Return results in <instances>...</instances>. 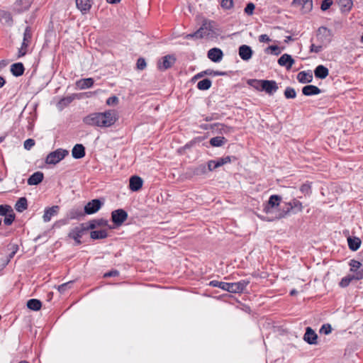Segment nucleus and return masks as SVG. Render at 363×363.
<instances>
[{
	"label": "nucleus",
	"mask_w": 363,
	"mask_h": 363,
	"mask_svg": "<svg viewBox=\"0 0 363 363\" xmlns=\"http://www.w3.org/2000/svg\"><path fill=\"white\" fill-rule=\"evenodd\" d=\"M118 120L117 112L114 110H108L104 112L92 113L84 118L85 124L99 128H109Z\"/></svg>",
	"instance_id": "1"
},
{
	"label": "nucleus",
	"mask_w": 363,
	"mask_h": 363,
	"mask_svg": "<svg viewBox=\"0 0 363 363\" xmlns=\"http://www.w3.org/2000/svg\"><path fill=\"white\" fill-rule=\"evenodd\" d=\"M285 205L286 206V210H284L280 213L279 218L285 217L291 213L296 214L301 213L303 209L302 203L296 199H293L289 202L286 203Z\"/></svg>",
	"instance_id": "2"
},
{
	"label": "nucleus",
	"mask_w": 363,
	"mask_h": 363,
	"mask_svg": "<svg viewBox=\"0 0 363 363\" xmlns=\"http://www.w3.org/2000/svg\"><path fill=\"white\" fill-rule=\"evenodd\" d=\"M214 22L211 21H205L199 30L196 32L188 35V38H203L210 36L213 33Z\"/></svg>",
	"instance_id": "3"
},
{
	"label": "nucleus",
	"mask_w": 363,
	"mask_h": 363,
	"mask_svg": "<svg viewBox=\"0 0 363 363\" xmlns=\"http://www.w3.org/2000/svg\"><path fill=\"white\" fill-rule=\"evenodd\" d=\"M68 154L69 152L67 150L62 148L57 149L47 155L45 163L48 164H56L62 161Z\"/></svg>",
	"instance_id": "4"
},
{
	"label": "nucleus",
	"mask_w": 363,
	"mask_h": 363,
	"mask_svg": "<svg viewBox=\"0 0 363 363\" xmlns=\"http://www.w3.org/2000/svg\"><path fill=\"white\" fill-rule=\"evenodd\" d=\"M333 36L332 30L324 26L320 27L316 33L317 41L325 47H327L331 43Z\"/></svg>",
	"instance_id": "5"
},
{
	"label": "nucleus",
	"mask_w": 363,
	"mask_h": 363,
	"mask_svg": "<svg viewBox=\"0 0 363 363\" xmlns=\"http://www.w3.org/2000/svg\"><path fill=\"white\" fill-rule=\"evenodd\" d=\"M86 225L84 223L79 225L72 229L69 233V237L76 242L77 245L81 244V238L86 232Z\"/></svg>",
	"instance_id": "6"
},
{
	"label": "nucleus",
	"mask_w": 363,
	"mask_h": 363,
	"mask_svg": "<svg viewBox=\"0 0 363 363\" xmlns=\"http://www.w3.org/2000/svg\"><path fill=\"white\" fill-rule=\"evenodd\" d=\"M127 218L128 214L123 209L115 210L111 213L112 221L117 225H121Z\"/></svg>",
	"instance_id": "7"
},
{
	"label": "nucleus",
	"mask_w": 363,
	"mask_h": 363,
	"mask_svg": "<svg viewBox=\"0 0 363 363\" xmlns=\"http://www.w3.org/2000/svg\"><path fill=\"white\" fill-rule=\"evenodd\" d=\"M247 284V283L244 281L234 283H227L225 291L230 293H240L245 289Z\"/></svg>",
	"instance_id": "8"
},
{
	"label": "nucleus",
	"mask_w": 363,
	"mask_h": 363,
	"mask_svg": "<svg viewBox=\"0 0 363 363\" xmlns=\"http://www.w3.org/2000/svg\"><path fill=\"white\" fill-rule=\"evenodd\" d=\"M176 58L173 55H166L163 57L157 64L158 69L165 70L171 67L175 62Z\"/></svg>",
	"instance_id": "9"
},
{
	"label": "nucleus",
	"mask_w": 363,
	"mask_h": 363,
	"mask_svg": "<svg viewBox=\"0 0 363 363\" xmlns=\"http://www.w3.org/2000/svg\"><path fill=\"white\" fill-rule=\"evenodd\" d=\"M281 201V197L280 196L272 195L269 199L268 203L265 205V206L264 208V211L267 213H271L272 209L273 208L279 206Z\"/></svg>",
	"instance_id": "10"
},
{
	"label": "nucleus",
	"mask_w": 363,
	"mask_h": 363,
	"mask_svg": "<svg viewBox=\"0 0 363 363\" xmlns=\"http://www.w3.org/2000/svg\"><path fill=\"white\" fill-rule=\"evenodd\" d=\"M279 87L275 81L273 80H263L262 81V91H264L269 95H273Z\"/></svg>",
	"instance_id": "11"
},
{
	"label": "nucleus",
	"mask_w": 363,
	"mask_h": 363,
	"mask_svg": "<svg viewBox=\"0 0 363 363\" xmlns=\"http://www.w3.org/2000/svg\"><path fill=\"white\" fill-rule=\"evenodd\" d=\"M101 205L102 203L99 199H94L85 206L84 212L86 214L95 213L101 208Z\"/></svg>",
	"instance_id": "12"
},
{
	"label": "nucleus",
	"mask_w": 363,
	"mask_h": 363,
	"mask_svg": "<svg viewBox=\"0 0 363 363\" xmlns=\"http://www.w3.org/2000/svg\"><path fill=\"white\" fill-rule=\"evenodd\" d=\"M292 4L299 6L303 13L310 12L313 9L312 0H293Z\"/></svg>",
	"instance_id": "13"
},
{
	"label": "nucleus",
	"mask_w": 363,
	"mask_h": 363,
	"mask_svg": "<svg viewBox=\"0 0 363 363\" xmlns=\"http://www.w3.org/2000/svg\"><path fill=\"white\" fill-rule=\"evenodd\" d=\"M238 53L242 60L248 61L252 58L253 51L249 45H242L239 48Z\"/></svg>",
	"instance_id": "14"
},
{
	"label": "nucleus",
	"mask_w": 363,
	"mask_h": 363,
	"mask_svg": "<svg viewBox=\"0 0 363 363\" xmlns=\"http://www.w3.org/2000/svg\"><path fill=\"white\" fill-rule=\"evenodd\" d=\"M318 335L310 327L306 328L303 335V340L310 345H316Z\"/></svg>",
	"instance_id": "15"
},
{
	"label": "nucleus",
	"mask_w": 363,
	"mask_h": 363,
	"mask_svg": "<svg viewBox=\"0 0 363 363\" xmlns=\"http://www.w3.org/2000/svg\"><path fill=\"white\" fill-rule=\"evenodd\" d=\"M223 57V51L219 48H211L208 51V57L214 62H219Z\"/></svg>",
	"instance_id": "16"
},
{
	"label": "nucleus",
	"mask_w": 363,
	"mask_h": 363,
	"mask_svg": "<svg viewBox=\"0 0 363 363\" xmlns=\"http://www.w3.org/2000/svg\"><path fill=\"white\" fill-rule=\"evenodd\" d=\"M295 61L290 55L284 54L278 60V64L281 67H285L287 69H290Z\"/></svg>",
	"instance_id": "17"
},
{
	"label": "nucleus",
	"mask_w": 363,
	"mask_h": 363,
	"mask_svg": "<svg viewBox=\"0 0 363 363\" xmlns=\"http://www.w3.org/2000/svg\"><path fill=\"white\" fill-rule=\"evenodd\" d=\"M143 179L138 176H133L130 178L129 187L133 191H138L142 188Z\"/></svg>",
	"instance_id": "18"
},
{
	"label": "nucleus",
	"mask_w": 363,
	"mask_h": 363,
	"mask_svg": "<svg viewBox=\"0 0 363 363\" xmlns=\"http://www.w3.org/2000/svg\"><path fill=\"white\" fill-rule=\"evenodd\" d=\"M30 0H18L13 5V10L18 13H21L28 10L30 6Z\"/></svg>",
	"instance_id": "19"
},
{
	"label": "nucleus",
	"mask_w": 363,
	"mask_h": 363,
	"mask_svg": "<svg viewBox=\"0 0 363 363\" xmlns=\"http://www.w3.org/2000/svg\"><path fill=\"white\" fill-rule=\"evenodd\" d=\"M230 161V160L228 157L219 158L217 160H210L208 163V169L209 171L214 170L215 169L229 162Z\"/></svg>",
	"instance_id": "20"
},
{
	"label": "nucleus",
	"mask_w": 363,
	"mask_h": 363,
	"mask_svg": "<svg viewBox=\"0 0 363 363\" xmlns=\"http://www.w3.org/2000/svg\"><path fill=\"white\" fill-rule=\"evenodd\" d=\"M58 211V206H53L51 208H46L43 216V221L45 223L49 222L51 220L52 217L57 214Z\"/></svg>",
	"instance_id": "21"
},
{
	"label": "nucleus",
	"mask_w": 363,
	"mask_h": 363,
	"mask_svg": "<svg viewBox=\"0 0 363 363\" xmlns=\"http://www.w3.org/2000/svg\"><path fill=\"white\" fill-rule=\"evenodd\" d=\"M76 6L79 10L85 13L89 11L91 7V0H76Z\"/></svg>",
	"instance_id": "22"
},
{
	"label": "nucleus",
	"mask_w": 363,
	"mask_h": 363,
	"mask_svg": "<svg viewBox=\"0 0 363 363\" xmlns=\"http://www.w3.org/2000/svg\"><path fill=\"white\" fill-rule=\"evenodd\" d=\"M72 157L74 159H81L85 155V149L81 144H77L74 146L72 150Z\"/></svg>",
	"instance_id": "23"
},
{
	"label": "nucleus",
	"mask_w": 363,
	"mask_h": 363,
	"mask_svg": "<svg viewBox=\"0 0 363 363\" xmlns=\"http://www.w3.org/2000/svg\"><path fill=\"white\" fill-rule=\"evenodd\" d=\"M314 74L316 78L325 79L329 74V70L323 65H318L314 70Z\"/></svg>",
	"instance_id": "24"
},
{
	"label": "nucleus",
	"mask_w": 363,
	"mask_h": 363,
	"mask_svg": "<svg viewBox=\"0 0 363 363\" xmlns=\"http://www.w3.org/2000/svg\"><path fill=\"white\" fill-rule=\"evenodd\" d=\"M302 93L305 96H313L320 94L321 90L314 85H307L303 87Z\"/></svg>",
	"instance_id": "25"
},
{
	"label": "nucleus",
	"mask_w": 363,
	"mask_h": 363,
	"mask_svg": "<svg viewBox=\"0 0 363 363\" xmlns=\"http://www.w3.org/2000/svg\"><path fill=\"white\" fill-rule=\"evenodd\" d=\"M337 4L341 12L345 13L350 12L353 6L352 0H337Z\"/></svg>",
	"instance_id": "26"
},
{
	"label": "nucleus",
	"mask_w": 363,
	"mask_h": 363,
	"mask_svg": "<svg viewBox=\"0 0 363 363\" xmlns=\"http://www.w3.org/2000/svg\"><path fill=\"white\" fill-rule=\"evenodd\" d=\"M297 79L299 82L306 84L313 80V74L311 72H301L297 75Z\"/></svg>",
	"instance_id": "27"
},
{
	"label": "nucleus",
	"mask_w": 363,
	"mask_h": 363,
	"mask_svg": "<svg viewBox=\"0 0 363 363\" xmlns=\"http://www.w3.org/2000/svg\"><path fill=\"white\" fill-rule=\"evenodd\" d=\"M43 179V174L41 172H36L33 174L28 179L29 185H37Z\"/></svg>",
	"instance_id": "28"
},
{
	"label": "nucleus",
	"mask_w": 363,
	"mask_h": 363,
	"mask_svg": "<svg viewBox=\"0 0 363 363\" xmlns=\"http://www.w3.org/2000/svg\"><path fill=\"white\" fill-rule=\"evenodd\" d=\"M11 72L16 77L21 76L24 72V67L21 62L14 63L11 66Z\"/></svg>",
	"instance_id": "29"
},
{
	"label": "nucleus",
	"mask_w": 363,
	"mask_h": 363,
	"mask_svg": "<svg viewBox=\"0 0 363 363\" xmlns=\"http://www.w3.org/2000/svg\"><path fill=\"white\" fill-rule=\"evenodd\" d=\"M347 242L350 249L352 251H356L359 248L362 242L359 238L349 237L347 238Z\"/></svg>",
	"instance_id": "30"
},
{
	"label": "nucleus",
	"mask_w": 363,
	"mask_h": 363,
	"mask_svg": "<svg viewBox=\"0 0 363 363\" xmlns=\"http://www.w3.org/2000/svg\"><path fill=\"white\" fill-rule=\"evenodd\" d=\"M0 21L6 26H11L13 23V20L11 14L5 11H0Z\"/></svg>",
	"instance_id": "31"
},
{
	"label": "nucleus",
	"mask_w": 363,
	"mask_h": 363,
	"mask_svg": "<svg viewBox=\"0 0 363 363\" xmlns=\"http://www.w3.org/2000/svg\"><path fill=\"white\" fill-rule=\"evenodd\" d=\"M94 84V79L92 78L83 79L77 82V86L80 89H85L90 88Z\"/></svg>",
	"instance_id": "32"
},
{
	"label": "nucleus",
	"mask_w": 363,
	"mask_h": 363,
	"mask_svg": "<svg viewBox=\"0 0 363 363\" xmlns=\"http://www.w3.org/2000/svg\"><path fill=\"white\" fill-rule=\"evenodd\" d=\"M205 74H207L208 76H210V75L223 76L225 74V72H220V71H214V70H211V69H207L206 71L198 73L196 75H195L194 78L198 79V78L202 77Z\"/></svg>",
	"instance_id": "33"
},
{
	"label": "nucleus",
	"mask_w": 363,
	"mask_h": 363,
	"mask_svg": "<svg viewBox=\"0 0 363 363\" xmlns=\"http://www.w3.org/2000/svg\"><path fill=\"white\" fill-rule=\"evenodd\" d=\"M74 99V96H68L60 100L57 104V107L59 110H62L68 106Z\"/></svg>",
	"instance_id": "34"
},
{
	"label": "nucleus",
	"mask_w": 363,
	"mask_h": 363,
	"mask_svg": "<svg viewBox=\"0 0 363 363\" xmlns=\"http://www.w3.org/2000/svg\"><path fill=\"white\" fill-rule=\"evenodd\" d=\"M27 306L29 309L37 311L41 308L42 303L38 299H30L27 302Z\"/></svg>",
	"instance_id": "35"
},
{
	"label": "nucleus",
	"mask_w": 363,
	"mask_h": 363,
	"mask_svg": "<svg viewBox=\"0 0 363 363\" xmlns=\"http://www.w3.org/2000/svg\"><path fill=\"white\" fill-rule=\"evenodd\" d=\"M107 235L108 233L106 230H93L90 233L91 238L94 240L104 239L106 238Z\"/></svg>",
	"instance_id": "36"
},
{
	"label": "nucleus",
	"mask_w": 363,
	"mask_h": 363,
	"mask_svg": "<svg viewBox=\"0 0 363 363\" xmlns=\"http://www.w3.org/2000/svg\"><path fill=\"white\" fill-rule=\"evenodd\" d=\"M27 207V200L24 197L20 198L15 205V208L18 212H23Z\"/></svg>",
	"instance_id": "37"
},
{
	"label": "nucleus",
	"mask_w": 363,
	"mask_h": 363,
	"mask_svg": "<svg viewBox=\"0 0 363 363\" xmlns=\"http://www.w3.org/2000/svg\"><path fill=\"white\" fill-rule=\"evenodd\" d=\"M226 142V139L222 136L212 138L210 140V144L213 147H220Z\"/></svg>",
	"instance_id": "38"
},
{
	"label": "nucleus",
	"mask_w": 363,
	"mask_h": 363,
	"mask_svg": "<svg viewBox=\"0 0 363 363\" xmlns=\"http://www.w3.org/2000/svg\"><path fill=\"white\" fill-rule=\"evenodd\" d=\"M212 82L208 79H204L197 84V88L199 90H208L211 86Z\"/></svg>",
	"instance_id": "39"
},
{
	"label": "nucleus",
	"mask_w": 363,
	"mask_h": 363,
	"mask_svg": "<svg viewBox=\"0 0 363 363\" xmlns=\"http://www.w3.org/2000/svg\"><path fill=\"white\" fill-rule=\"evenodd\" d=\"M262 81L259 79H249L247 84L258 91H262Z\"/></svg>",
	"instance_id": "40"
},
{
	"label": "nucleus",
	"mask_w": 363,
	"mask_h": 363,
	"mask_svg": "<svg viewBox=\"0 0 363 363\" xmlns=\"http://www.w3.org/2000/svg\"><path fill=\"white\" fill-rule=\"evenodd\" d=\"M353 280H355L354 278V276L352 275V273L347 274V276L344 277L340 282V286L341 287H346L347 286L350 282Z\"/></svg>",
	"instance_id": "41"
},
{
	"label": "nucleus",
	"mask_w": 363,
	"mask_h": 363,
	"mask_svg": "<svg viewBox=\"0 0 363 363\" xmlns=\"http://www.w3.org/2000/svg\"><path fill=\"white\" fill-rule=\"evenodd\" d=\"M350 272L352 274L353 272H356L357 270L362 268V264L355 259H352L350 262Z\"/></svg>",
	"instance_id": "42"
},
{
	"label": "nucleus",
	"mask_w": 363,
	"mask_h": 363,
	"mask_svg": "<svg viewBox=\"0 0 363 363\" xmlns=\"http://www.w3.org/2000/svg\"><path fill=\"white\" fill-rule=\"evenodd\" d=\"M209 285L213 287H218L225 291L227 286V282L219 281L217 280H213L209 282Z\"/></svg>",
	"instance_id": "43"
},
{
	"label": "nucleus",
	"mask_w": 363,
	"mask_h": 363,
	"mask_svg": "<svg viewBox=\"0 0 363 363\" xmlns=\"http://www.w3.org/2000/svg\"><path fill=\"white\" fill-rule=\"evenodd\" d=\"M284 96L286 99H294L296 96V92L292 87H286L284 91Z\"/></svg>",
	"instance_id": "44"
},
{
	"label": "nucleus",
	"mask_w": 363,
	"mask_h": 363,
	"mask_svg": "<svg viewBox=\"0 0 363 363\" xmlns=\"http://www.w3.org/2000/svg\"><path fill=\"white\" fill-rule=\"evenodd\" d=\"M234 6L233 0H221L220 6L223 9L229 10Z\"/></svg>",
	"instance_id": "45"
},
{
	"label": "nucleus",
	"mask_w": 363,
	"mask_h": 363,
	"mask_svg": "<svg viewBox=\"0 0 363 363\" xmlns=\"http://www.w3.org/2000/svg\"><path fill=\"white\" fill-rule=\"evenodd\" d=\"M269 51L275 55H279L281 53V50L277 45H270L266 49L265 52H269Z\"/></svg>",
	"instance_id": "46"
},
{
	"label": "nucleus",
	"mask_w": 363,
	"mask_h": 363,
	"mask_svg": "<svg viewBox=\"0 0 363 363\" xmlns=\"http://www.w3.org/2000/svg\"><path fill=\"white\" fill-rule=\"evenodd\" d=\"M324 48L325 47L320 43L318 45L311 44L310 47V51L311 52L319 53L323 50Z\"/></svg>",
	"instance_id": "47"
},
{
	"label": "nucleus",
	"mask_w": 363,
	"mask_h": 363,
	"mask_svg": "<svg viewBox=\"0 0 363 363\" xmlns=\"http://www.w3.org/2000/svg\"><path fill=\"white\" fill-rule=\"evenodd\" d=\"M320 334L329 335L332 332V327L330 324H324L319 330Z\"/></svg>",
	"instance_id": "48"
},
{
	"label": "nucleus",
	"mask_w": 363,
	"mask_h": 363,
	"mask_svg": "<svg viewBox=\"0 0 363 363\" xmlns=\"http://www.w3.org/2000/svg\"><path fill=\"white\" fill-rule=\"evenodd\" d=\"M72 281H68L58 286L57 289L60 293H65L67 290L71 288Z\"/></svg>",
	"instance_id": "49"
},
{
	"label": "nucleus",
	"mask_w": 363,
	"mask_h": 363,
	"mask_svg": "<svg viewBox=\"0 0 363 363\" xmlns=\"http://www.w3.org/2000/svg\"><path fill=\"white\" fill-rule=\"evenodd\" d=\"M218 126L220 127L219 128V130L222 133L228 134V133H230L233 132V128H231V127L225 126V125H224L223 124H218Z\"/></svg>",
	"instance_id": "50"
},
{
	"label": "nucleus",
	"mask_w": 363,
	"mask_h": 363,
	"mask_svg": "<svg viewBox=\"0 0 363 363\" xmlns=\"http://www.w3.org/2000/svg\"><path fill=\"white\" fill-rule=\"evenodd\" d=\"M31 30L30 27H26L23 33V40L30 43L31 39Z\"/></svg>",
	"instance_id": "51"
},
{
	"label": "nucleus",
	"mask_w": 363,
	"mask_h": 363,
	"mask_svg": "<svg viewBox=\"0 0 363 363\" xmlns=\"http://www.w3.org/2000/svg\"><path fill=\"white\" fill-rule=\"evenodd\" d=\"M333 5V0H323L320 9L322 11H327Z\"/></svg>",
	"instance_id": "52"
},
{
	"label": "nucleus",
	"mask_w": 363,
	"mask_h": 363,
	"mask_svg": "<svg viewBox=\"0 0 363 363\" xmlns=\"http://www.w3.org/2000/svg\"><path fill=\"white\" fill-rule=\"evenodd\" d=\"M255 4L253 3H248L245 8V12L246 14L250 16L252 15L255 10Z\"/></svg>",
	"instance_id": "53"
},
{
	"label": "nucleus",
	"mask_w": 363,
	"mask_h": 363,
	"mask_svg": "<svg viewBox=\"0 0 363 363\" xmlns=\"http://www.w3.org/2000/svg\"><path fill=\"white\" fill-rule=\"evenodd\" d=\"M5 218L4 220V223L6 225H11L13 221L14 220V216L11 213H9V214L4 216Z\"/></svg>",
	"instance_id": "54"
},
{
	"label": "nucleus",
	"mask_w": 363,
	"mask_h": 363,
	"mask_svg": "<svg viewBox=\"0 0 363 363\" xmlns=\"http://www.w3.org/2000/svg\"><path fill=\"white\" fill-rule=\"evenodd\" d=\"M35 145V141L33 139H27L25 140L23 146L26 150H30Z\"/></svg>",
	"instance_id": "55"
},
{
	"label": "nucleus",
	"mask_w": 363,
	"mask_h": 363,
	"mask_svg": "<svg viewBox=\"0 0 363 363\" xmlns=\"http://www.w3.org/2000/svg\"><path fill=\"white\" fill-rule=\"evenodd\" d=\"M355 280H360L363 279V268H360L356 272L352 273Z\"/></svg>",
	"instance_id": "56"
},
{
	"label": "nucleus",
	"mask_w": 363,
	"mask_h": 363,
	"mask_svg": "<svg viewBox=\"0 0 363 363\" xmlns=\"http://www.w3.org/2000/svg\"><path fill=\"white\" fill-rule=\"evenodd\" d=\"M11 213L10 207L8 206L0 205V215L6 216Z\"/></svg>",
	"instance_id": "57"
},
{
	"label": "nucleus",
	"mask_w": 363,
	"mask_h": 363,
	"mask_svg": "<svg viewBox=\"0 0 363 363\" xmlns=\"http://www.w3.org/2000/svg\"><path fill=\"white\" fill-rule=\"evenodd\" d=\"M137 67L140 70H143L146 67V62L143 58H139L138 60Z\"/></svg>",
	"instance_id": "58"
},
{
	"label": "nucleus",
	"mask_w": 363,
	"mask_h": 363,
	"mask_svg": "<svg viewBox=\"0 0 363 363\" xmlns=\"http://www.w3.org/2000/svg\"><path fill=\"white\" fill-rule=\"evenodd\" d=\"M82 213L81 211H77V210L72 209L69 212V217L71 219H74V218H77L78 216H82Z\"/></svg>",
	"instance_id": "59"
},
{
	"label": "nucleus",
	"mask_w": 363,
	"mask_h": 363,
	"mask_svg": "<svg viewBox=\"0 0 363 363\" xmlns=\"http://www.w3.org/2000/svg\"><path fill=\"white\" fill-rule=\"evenodd\" d=\"M118 99L113 96H111V97H109L107 100H106V104L108 105V106H112V105H115L118 103Z\"/></svg>",
	"instance_id": "60"
},
{
	"label": "nucleus",
	"mask_w": 363,
	"mask_h": 363,
	"mask_svg": "<svg viewBox=\"0 0 363 363\" xmlns=\"http://www.w3.org/2000/svg\"><path fill=\"white\" fill-rule=\"evenodd\" d=\"M85 225H86V231L89 230V229H94L95 228L97 227V224H96V220H91L90 221L89 223H84Z\"/></svg>",
	"instance_id": "61"
},
{
	"label": "nucleus",
	"mask_w": 363,
	"mask_h": 363,
	"mask_svg": "<svg viewBox=\"0 0 363 363\" xmlns=\"http://www.w3.org/2000/svg\"><path fill=\"white\" fill-rule=\"evenodd\" d=\"M310 189H311V186L309 184H303L301 188H300V191L304 194H309L310 193Z\"/></svg>",
	"instance_id": "62"
},
{
	"label": "nucleus",
	"mask_w": 363,
	"mask_h": 363,
	"mask_svg": "<svg viewBox=\"0 0 363 363\" xmlns=\"http://www.w3.org/2000/svg\"><path fill=\"white\" fill-rule=\"evenodd\" d=\"M259 40L262 43H268L271 40L270 38H269V36L266 34H262L259 37Z\"/></svg>",
	"instance_id": "63"
},
{
	"label": "nucleus",
	"mask_w": 363,
	"mask_h": 363,
	"mask_svg": "<svg viewBox=\"0 0 363 363\" xmlns=\"http://www.w3.org/2000/svg\"><path fill=\"white\" fill-rule=\"evenodd\" d=\"M206 166L202 164L201 166H199L197 169H196V174H199V173H205L206 172Z\"/></svg>",
	"instance_id": "64"
}]
</instances>
